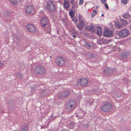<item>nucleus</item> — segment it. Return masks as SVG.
<instances>
[{
    "mask_svg": "<svg viewBox=\"0 0 131 131\" xmlns=\"http://www.w3.org/2000/svg\"><path fill=\"white\" fill-rule=\"evenodd\" d=\"M46 8L48 10L50 11V13L54 12L57 9L55 7L53 2L50 0H49L47 2Z\"/></svg>",
    "mask_w": 131,
    "mask_h": 131,
    "instance_id": "nucleus-1",
    "label": "nucleus"
},
{
    "mask_svg": "<svg viewBox=\"0 0 131 131\" xmlns=\"http://www.w3.org/2000/svg\"><path fill=\"white\" fill-rule=\"evenodd\" d=\"M35 73L37 75H42L45 72V68L40 66L36 67L35 69Z\"/></svg>",
    "mask_w": 131,
    "mask_h": 131,
    "instance_id": "nucleus-2",
    "label": "nucleus"
},
{
    "mask_svg": "<svg viewBox=\"0 0 131 131\" xmlns=\"http://www.w3.org/2000/svg\"><path fill=\"white\" fill-rule=\"evenodd\" d=\"M75 102L73 101H71L68 102L66 106V108L70 111H72L75 108Z\"/></svg>",
    "mask_w": 131,
    "mask_h": 131,
    "instance_id": "nucleus-3",
    "label": "nucleus"
},
{
    "mask_svg": "<svg viewBox=\"0 0 131 131\" xmlns=\"http://www.w3.org/2000/svg\"><path fill=\"white\" fill-rule=\"evenodd\" d=\"M80 84L81 86H86L88 85V81L86 78H83L82 79H80L77 81V83L75 85H78Z\"/></svg>",
    "mask_w": 131,
    "mask_h": 131,
    "instance_id": "nucleus-4",
    "label": "nucleus"
},
{
    "mask_svg": "<svg viewBox=\"0 0 131 131\" xmlns=\"http://www.w3.org/2000/svg\"><path fill=\"white\" fill-rule=\"evenodd\" d=\"M127 24V22L126 20L124 19H120V21L115 23V25L116 28H119L125 26Z\"/></svg>",
    "mask_w": 131,
    "mask_h": 131,
    "instance_id": "nucleus-5",
    "label": "nucleus"
},
{
    "mask_svg": "<svg viewBox=\"0 0 131 131\" xmlns=\"http://www.w3.org/2000/svg\"><path fill=\"white\" fill-rule=\"evenodd\" d=\"M112 107V105L110 103H108L102 106V110L103 112H107L110 111Z\"/></svg>",
    "mask_w": 131,
    "mask_h": 131,
    "instance_id": "nucleus-6",
    "label": "nucleus"
},
{
    "mask_svg": "<svg viewBox=\"0 0 131 131\" xmlns=\"http://www.w3.org/2000/svg\"><path fill=\"white\" fill-rule=\"evenodd\" d=\"M49 21L47 17H43L41 19L40 23L41 25L45 27L46 26L49 24Z\"/></svg>",
    "mask_w": 131,
    "mask_h": 131,
    "instance_id": "nucleus-7",
    "label": "nucleus"
},
{
    "mask_svg": "<svg viewBox=\"0 0 131 131\" xmlns=\"http://www.w3.org/2000/svg\"><path fill=\"white\" fill-rule=\"evenodd\" d=\"M27 29L29 32H34L35 31L36 29L35 25L31 24H29L26 26Z\"/></svg>",
    "mask_w": 131,
    "mask_h": 131,
    "instance_id": "nucleus-8",
    "label": "nucleus"
},
{
    "mask_svg": "<svg viewBox=\"0 0 131 131\" xmlns=\"http://www.w3.org/2000/svg\"><path fill=\"white\" fill-rule=\"evenodd\" d=\"M113 35V32L112 30H109L108 29H106L104 32L103 36L106 37H111Z\"/></svg>",
    "mask_w": 131,
    "mask_h": 131,
    "instance_id": "nucleus-9",
    "label": "nucleus"
},
{
    "mask_svg": "<svg viewBox=\"0 0 131 131\" xmlns=\"http://www.w3.org/2000/svg\"><path fill=\"white\" fill-rule=\"evenodd\" d=\"M56 63L60 66H62L65 63L64 60L62 57H58L56 59Z\"/></svg>",
    "mask_w": 131,
    "mask_h": 131,
    "instance_id": "nucleus-10",
    "label": "nucleus"
},
{
    "mask_svg": "<svg viewBox=\"0 0 131 131\" xmlns=\"http://www.w3.org/2000/svg\"><path fill=\"white\" fill-rule=\"evenodd\" d=\"M129 33L128 30L123 29L119 32V35L121 37H123L127 36Z\"/></svg>",
    "mask_w": 131,
    "mask_h": 131,
    "instance_id": "nucleus-11",
    "label": "nucleus"
},
{
    "mask_svg": "<svg viewBox=\"0 0 131 131\" xmlns=\"http://www.w3.org/2000/svg\"><path fill=\"white\" fill-rule=\"evenodd\" d=\"M69 94V91L68 90H65L63 92L58 93V97L59 98L61 97H65L67 96Z\"/></svg>",
    "mask_w": 131,
    "mask_h": 131,
    "instance_id": "nucleus-12",
    "label": "nucleus"
},
{
    "mask_svg": "<svg viewBox=\"0 0 131 131\" xmlns=\"http://www.w3.org/2000/svg\"><path fill=\"white\" fill-rule=\"evenodd\" d=\"M25 9L27 13L28 14H31L34 12V8L32 5H29L26 7Z\"/></svg>",
    "mask_w": 131,
    "mask_h": 131,
    "instance_id": "nucleus-13",
    "label": "nucleus"
},
{
    "mask_svg": "<svg viewBox=\"0 0 131 131\" xmlns=\"http://www.w3.org/2000/svg\"><path fill=\"white\" fill-rule=\"evenodd\" d=\"M103 71L107 75H109L111 74V68L109 67H107Z\"/></svg>",
    "mask_w": 131,
    "mask_h": 131,
    "instance_id": "nucleus-14",
    "label": "nucleus"
},
{
    "mask_svg": "<svg viewBox=\"0 0 131 131\" xmlns=\"http://www.w3.org/2000/svg\"><path fill=\"white\" fill-rule=\"evenodd\" d=\"M102 31L101 27L100 26L97 27L96 32V34L99 36H100L102 35Z\"/></svg>",
    "mask_w": 131,
    "mask_h": 131,
    "instance_id": "nucleus-15",
    "label": "nucleus"
},
{
    "mask_svg": "<svg viewBox=\"0 0 131 131\" xmlns=\"http://www.w3.org/2000/svg\"><path fill=\"white\" fill-rule=\"evenodd\" d=\"M129 54L128 52H124L121 53V56L123 58H127Z\"/></svg>",
    "mask_w": 131,
    "mask_h": 131,
    "instance_id": "nucleus-16",
    "label": "nucleus"
},
{
    "mask_svg": "<svg viewBox=\"0 0 131 131\" xmlns=\"http://www.w3.org/2000/svg\"><path fill=\"white\" fill-rule=\"evenodd\" d=\"M84 115V112L81 111L79 112L78 113V114L77 116L79 118H82Z\"/></svg>",
    "mask_w": 131,
    "mask_h": 131,
    "instance_id": "nucleus-17",
    "label": "nucleus"
},
{
    "mask_svg": "<svg viewBox=\"0 0 131 131\" xmlns=\"http://www.w3.org/2000/svg\"><path fill=\"white\" fill-rule=\"evenodd\" d=\"M28 127L26 124H24L21 126V131H26L28 129Z\"/></svg>",
    "mask_w": 131,
    "mask_h": 131,
    "instance_id": "nucleus-18",
    "label": "nucleus"
},
{
    "mask_svg": "<svg viewBox=\"0 0 131 131\" xmlns=\"http://www.w3.org/2000/svg\"><path fill=\"white\" fill-rule=\"evenodd\" d=\"M63 5L65 8H69V3L68 0H64Z\"/></svg>",
    "mask_w": 131,
    "mask_h": 131,
    "instance_id": "nucleus-19",
    "label": "nucleus"
},
{
    "mask_svg": "<svg viewBox=\"0 0 131 131\" xmlns=\"http://www.w3.org/2000/svg\"><path fill=\"white\" fill-rule=\"evenodd\" d=\"M69 14L71 18H72L74 17L75 13L73 12V9H71L69 12Z\"/></svg>",
    "mask_w": 131,
    "mask_h": 131,
    "instance_id": "nucleus-20",
    "label": "nucleus"
},
{
    "mask_svg": "<svg viewBox=\"0 0 131 131\" xmlns=\"http://www.w3.org/2000/svg\"><path fill=\"white\" fill-rule=\"evenodd\" d=\"M130 16V15H129L128 12H127L123 14L122 15V16L123 18L126 19H127Z\"/></svg>",
    "mask_w": 131,
    "mask_h": 131,
    "instance_id": "nucleus-21",
    "label": "nucleus"
},
{
    "mask_svg": "<svg viewBox=\"0 0 131 131\" xmlns=\"http://www.w3.org/2000/svg\"><path fill=\"white\" fill-rule=\"evenodd\" d=\"M88 57V59H91L92 58H95L96 57L94 54L92 53L89 54Z\"/></svg>",
    "mask_w": 131,
    "mask_h": 131,
    "instance_id": "nucleus-22",
    "label": "nucleus"
},
{
    "mask_svg": "<svg viewBox=\"0 0 131 131\" xmlns=\"http://www.w3.org/2000/svg\"><path fill=\"white\" fill-rule=\"evenodd\" d=\"M85 28L88 31H91L92 29L93 28V26L88 25L85 27Z\"/></svg>",
    "mask_w": 131,
    "mask_h": 131,
    "instance_id": "nucleus-23",
    "label": "nucleus"
},
{
    "mask_svg": "<svg viewBox=\"0 0 131 131\" xmlns=\"http://www.w3.org/2000/svg\"><path fill=\"white\" fill-rule=\"evenodd\" d=\"M18 0H9L10 2L15 5H17L18 3L17 2Z\"/></svg>",
    "mask_w": 131,
    "mask_h": 131,
    "instance_id": "nucleus-24",
    "label": "nucleus"
},
{
    "mask_svg": "<svg viewBox=\"0 0 131 131\" xmlns=\"http://www.w3.org/2000/svg\"><path fill=\"white\" fill-rule=\"evenodd\" d=\"M72 18V20L76 24L78 21L77 18L75 17H74Z\"/></svg>",
    "mask_w": 131,
    "mask_h": 131,
    "instance_id": "nucleus-25",
    "label": "nucleus"
},
{
    "mask_svg": "<svg viewBox=\"0 0 131 131\" xmlns=\"http://www.w3.org/2000/svg\"><path fill=\"white\" fill-rule=\"evenodd\" d=\"M78 6V4H76V3H74V4H73L72 5V8L71 9H74V7H77Z\"/></svg>",
    "mask_w": 131,
    "mask_h": 131,
    "instance_id": "nucleus-26",
    "label": "nucleus"
},
{
    "mask_svg": "<svg viewBox=\"0 0 131 131\" xmlns=\"http://www.w3.org/2000/svg\"><path fill=\"white\" fill-rule=\"evenodd\" d=\"M84 43L86 46H88L89 48H90L91 47V46L89 44V43L86 41H84Z\"/></svg>",
    "mask_w": 131,
    "mask_h": 131,
    "instance_id": "nucleus-27",
    "label": "nucleus"
},
{
    "mask_svg": "<svg viewBox=\"0 0 131 131\" xmlns=\"http://www.w3.org/2000/svg\"><path fill=\"white\" fill-rule=\"evenodd\" d=\"M111 74L112 73H114L116 71V69L115 68H111Z\"/></svg>",
    "mask_w": 131,
    "mask_h": 131,
    "instance_id": "nucleus-28",
    "label": "nucleus"
},
{
    "mask_svg": "<svg viewBox=\"0 0 131 131\" xmlns=\"http://www.w3.org/2000/svg\"><path fill=\"white\" fill-rule=\"evenodd\" d=\"M79 23L80 24V25L81 27H84V21L80 22V23Z\"/></svg>",
    "mask_w": 131,
    "mask_h": 131,
    "instance_id": "nucleus-29",
    "label": "nucleus"
},
{
    "mask_svg": "<svg viewBox=\"0 0 131 131\" xmlns=\"http://www.w3.org/2000/svg\"><path fill=\"white\" fill-rule=\"evenodd\" d=\"M122 1L123 4H126L128 2L127 0H122Z\"/></svg>",
    "mask_w": 131,
    "mask_h": 131,
    "instance_id": "nucleus-30",
    "label": "nucleus"
},
{
    "mask_svg": "<svg viewBox=\"0 0 131 131\" xmlns=\"http://www.w3.org/2000/svg\"><path fill=\"white\" fill-rule=\"evenodd\" d=\"M76 26L79 29H81L82 27L81 26L80 24L79 23L78 24H76Z\"/></svg>",
    "mask_w": 131,
    "mask_h": 131,
    "instance_id": "nucleus-31",
    "label": "nucleus"
},
{
    "mask_svg": "<svg viewBox=\"0 0 131 131\" xmlns=\"http://www.w3.org/2000/svg\"><path fill=\"white\" fill-rule=\"evenodd\" d=\"M83 0H80L79 1V4L80 5H81L83 3Z\"/></svg>",
    "mask_w": 131,
    "mask_h": 131,
    "instance_id": "nucleus-32",
    "label": "nucleus"
},
{
    "mask_svg": "<svg viewBox=\"0 0 131 131\" xmlns=\"http://www.w3.org/2000/svg\"><path fill=\"white\" fill-rule=\"evenodd\" d=\"M105 7L107 9H108V5L106 3H105Z\"/></svg>",
    "mask_w": 131,
    "mask_h": 131,
    "instance_id": "nucleus-33",
    "label": "nucleus"
},
{
    "mask_svg": "<svg viewBox=\"0 0 131 131\" xmlns=\"http://www.w3.org/2000/svg\"><path fill=\"white\" fill-rule=\"evenodd\" d=\"M79 21L80 22H82L83 21V20L82 19V18L81 17H80V16H79Z\"/></svg>",
    "mask_w": 131,
    "mask_h": 131,
    "instance_id": "nucleus-34",
    "label": "nucleus"
},
{
    "mask_svg": "<svg viewBox=\"0 0 131 131\" xmlns=\"http://www.w3.org/2000/svg\"><path fill=\"white\" fill-rule=\"evenodd\" d=\"M95 29L93 27V28L92 29V30L90 31H91L92 33H93V32H95L96 31L95 30Z\"/></svg>",
    "mask_w": 131,
    "mask_h": 131,
    "instance_id": "nucleus-35",
    "label": "nucleus"
},
{
    "mask_svg": "<svg viewBox=\"0 0 131 131\" xmlns=\"http://www.w3.org/2000/svg\"><path fill=\"white\" fill-rule=\"evenodd\" d=\"M75 0H71V3L72 5L74 4V1Z\"/></svg>",
    "mask_w": 131,
    "mask_h": 131,
    "instance_id": "nucleus-36",
    "label": "nucleus"
},
{
    "mask_svg": "<svg viewBox=\"0 0 131 131\" xmlns=\"http://www.w3.org/2000/svg\"><path fill=\"white\" fill-rule=\"evenodd\" d=\"M106 0H101V2L103 4H104V2H106Z\"/></svg>",
    "mask_w": 131,
    "mask_h": 131,
    "instance_id": "nucleus-37",
    "label": "nucleus"
},
{
    "mask_svg": "<svg viewBox=\"0 0 131 131\" xmlns=\"http://www.w3.org/2000/svg\"><path fill=\"white\" fill-rule=\"evenodd\" d=\"M96 14H94V13H93L92 15V17H94L96 15Z\"/></svg>",
    "mask_w": 131,
    "mask_h": 131,
    "instance_id": "nucleus-38",
    "label": "nucleus"
},
{
    "mask_svg": "<svg viewBox=\"0 0 131 131\" xmlns=\"http://www.w3.org/2000/svg\"><path fill=\"white\" fill-rule=\"evenodd\" d=\"M93 13H94L96 14H97V12L96 10H93Z\"/></svg>",
    "mask_w": 131,
    "mask_h": 131,
    "instance_id": "nucleus-39",
    "label": "nucleus"
},
{
    "mask_svg": "<svg viewBox=\"0 0 131 131\" xmlns=\"http://www.w3.org/2000/svg\"><path fill=\"white\" fill-rule=\"evenodd\" d=\"M39 87V85H37V86H36V87L35 88L34 87V89H35L36 88L37 89H39L38 88Z\"/></svg>",
    "mask_w": 131,
    "mask_h": 131,
    "instance_id": "nucleus-40",
    "label": "nucleus"
},
{
    "mask_svg": "<svg viewBox=\"0 0 131 131\" xmlns=\"http://www.w3.org/2000/svg\"><path fill=\"white\" fill-rule=\"evenodd\" d=\"M8 104H10L12 105L13 104V102H12L11 101H9L8 102Z\"/></svg>",
    "mask_w": 131,
    "mask_h": 131,
    "instance_id": "nucleus-41",
    "label": "nucleus"
},
{
    "mask_svg": "<svg viewBox=\"0 0 131 131\" xmlns=\"http://www.w3.org/2000/svg\"><path fill=\"white\" fill-rule=\"evenodd\" d=\"M73 37L74 38H75L76 37V36L75 35H73Z\"/></svg>",
    "mask_w": 131,
    "mask_h": 131,
    "instance_id": "nucleus-42",
    "label": "nucleus"
},
{
    "mask_svg": "<svg viewBox=\"0 0 131 131\" xmlns=\"http://www.w3.org/2000/svg\"><path fill=\"white\" fill-rule=\"evenodd\" d=\"M2 63L1 62H0V68H1V67L2 66Z\"/></svg>",
    "mask_w": 131,
    "mask_h": 131,
    "instance_id": "nucleus-43",
    "label": "nucleus"
},
{
    "mask_svg": "<svg viewBox=\"0 0 131 131\" xmlns=\"http://www.w3.org/2000/svg\"><path fill=\"white\" fill-rule=\"evenodd\" d=\"M45 128V127H43V126H41V128Z\"/></svg>",
    "mask_w": 131,
    "mask_h": 131,
    "instance_id": "nucleus-44",
    "label": "nucleus"
},
{
    "mask_svg": "<svg viewBox=\"0 0 131 131\" xmlns=\"http://www.w3.org/2000/svg\"><path fill=\"white\" fill-rule=\"evenodd\" d=\"M44 91H45V90H42V92H44Z\"/></svg>",
    "mask_w": 131,
    "mask_h": 131,
    "instance_id": "nucleus-45",
    "label": "nucleus"
},
{
    "mask_svg": "<svg viewBox=\"0 0 131 131\" xmlns=\"http://www.w3.org/2000/svg\"><path fill=\"white\" fill-rule=\"evenodd\" d=\"M7 15L8 17L9 16V14H7Z\"/></svg>",
    "mask_w": 131,
    "mask_h": 131,
    "instance_id": "nucleus-46",
    "label": "nucleus"
},
{
    "mask_svg": "<svg viewBox=\"0 0 131 131\" xmlns=\"http://www.w3.org/2000/svg\"><path fill=\"white\" fill-rule=\"evenodd\" d=\"M104 15L103 14H102V15H101L102 16V17H103V16H104Z\"/></svg>",
    "mask_w": 131,
    "mask_h": 131,
    "instance_id": "nucleus-47",
    "label": "nucleus"
},
{
    "mask_svg": "<svg viewBox=\"0 0 131 131\" xmlns=\"http://www.w3.org/2000/svg\"><path fill=\"white\" fill-rule=\"evenodd\" d=\"M50 58H51L52 57V56H50Z\"/></svg>",
    "mask_w": 131,
    "mask_h": 131,
    "instance_id": "nucleus-48",
    "label": "nucleus"
}]
</instances>
